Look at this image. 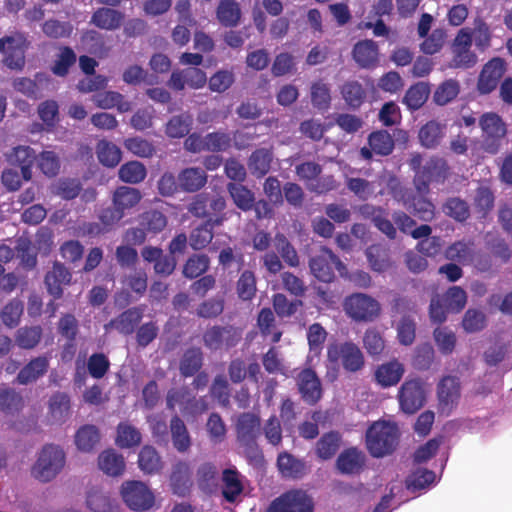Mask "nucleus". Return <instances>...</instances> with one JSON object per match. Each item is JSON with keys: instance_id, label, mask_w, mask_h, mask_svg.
I'll list each match as a JSON object with an SVG mask.
<instances>
[{"instance_id": "nucleus-1", "label": "nucleus", "mask_w": 512, "mask_h": 512, "mask_svg": "<svg viewBox=\"0 0 512 512\" xmlns=\"http://www.w3.org/2000/svg\"><path fill=\"white\" fill-rule=\"evenodd\" d=\"M327 362L330 370L327 376L331 380L337 377L339 368L342 367L348 373H357L365 366V357L360 347L351 340L335 341L327 347Z\"/></svg>"}, {"instance_id": "nucleus-2", "label": "nucleus", "mask_w": 512, "mask_h": 512, "mask_svg": "<svg viewBox=\"0 0 512 512\" xmlns=\"http://www.w3.org/2000/svg\"><path fill=\"white\" fill-rule=\"evenodd\" d=\"M400 441V430L395 422L376 421L366 431V448L374 458L391 455Z\"/></svg>"}, {"instance_id": "nucleus-3", "label": "nucleus", "mask_w": 512, "mask_h": 512, "mask_svg": "<svg viewBox=\"0 0 512 512\" xmlns=\"http://www.w3.org/2000/svg\"><path fill=\"white\" fill-rule=\"evenodd\" d=\"M226 200L220 195L211 196L202 192L195 195L188 205V212L197 218L206 219L205 222L222 225L227 219L224 213Z\"/></svg>"}, {"instance_id": "nucleus-4", "label": "nucleus", "mask_w": 512, "mask_h": 512, "mask_svg": "<svg viewBox=\"0 0 512 512\" xmlns=\"http://www.w3.org/2000/svg\"><path fill=\"white\" fill-rule=\"evenodd\" d=\"M346 315L355 322H373L381 314L380 303L372 296L365 293H353L347 296L343 302Z\"/></svg>"}, {"instance_id": "nucleus-5", "label": "nucleus", "mask_w": 512, "mask_h": 512, "mask_svg": "<svg viewBox=\"0 0 512 512\" xmlns=\"http://www.w3.org/2000/svg\"><path fill=\"white\" fill-rule=\"evenodd\" d=\"M65 465V453L57 445H45L32 468L34 477L42 482L51 481Z\"/></svg>"}, {"instance_id": "nucleus-6", "label": "nucleus", "mask_w": 512, "mask_h": 512, "mask_svg": "<svg viewBox=\"0 0 512 512\" xmlns=\"http://www.w3.org/2000/svg\"><path fill=\"white\" fill-rule=\"evenodd\" d=\"M479 125L482 130V149L489 154H497L507 134L502 118L493 112L484 113Z\"/></svg>"}, {"instance_id": "nucleus-7", "label": "nucleus", "mask_w": 512, "mask_h": 512, "mask_svg": "<svg viewBox=\"0 0 512 512\" xmlns=\"http://www.w3.org/2000/svg\"><path fill=\"white\" fill-rule=\"evenodd\" d=\"M242 339V330L233 325H213L202 336L204 346L210 351L229 350Z\"/></svg>"}, {"instance_id": "nucleus-8", "label": "nucleus", "mask_w": 512, "mask_h": 512, "mask_svg": "<svg viewBox=\"0 0 512 512\" xmlns=\"http://www.w3.org/2000/svg\"><path fill=\"white\" fill-rule=\"evenodd\" d=\"M449 173V166L442 158H431L421 168H419L414 176L413 183L419 194L427 195L430 191L432 182L443 183Z\"/></svg>"}, {"instance_id": "nucleus-9", "label": "nucleus", "mask_w": 512, "mask_h": 512, "mask_svg": "<svg viewBox=\"0 0 512 512\" xmlns=\"http://www.w3.org/2000/svg\"><path fill=\"white\" fill-rule=\"evenodd\" d=\"M399 407L408 415L415 414L426 403L424 382L420 378L407 379L398 391Z\"/></svg>"}, {"instance_id": "nucleus-10", "label": "nucleus", "mask_w": 512, "mask_h": 512, "mask_svg": "<svg viewBox=\"0 0 512 512\" xmlns=\"http://www.w3.org/2000/svg\"><path fill=\"white\" fill-rule=\"evenodd\" d=\"M267 512H314V502L307 492L290 490L275 498Z\"/></svg>"}, {"instance_id": "nucleus-11", "label": "nucleus", "mask_w": 512, "mask_h": 512, "mask_svg": "<svg viewBox=\"0 0 512 512\" xmlns=\"http://www.w3.org/2000/svg\"><path fill=\"white\" fill-rule=\"evenodd\" d=\"M311 273L319 281L330 283L335 278L334 269L344 268L339 257L327 247H322L320 253L309 260Z\"/></svg>"}, {"instance_id": "nucleus-12", "label": "nucleus", "mask_w": 512, "mask_h": 512, "mask_svg": "<svg viewBox=\"0 0 512 512\" xmlns=\"http://www.w3.org/2000/svg\"><path fill=\"white\" fill-rule=\"evenodd\" d=\"M121 495L125 504L134 511H145L154 504V495L141 481H127L122 484Z\"/></svg>"}, {"instance_id": "nucleus-13", "label": "nucleus", "mask_w": 512, "mask_h": 512, "mask_svg": "<svg viewBox=\"0 0 512 512\" xmlns=\"http://www.w3.org/2000/svg\"><path fill=\"white\" fill-rule=\"evenodd\" d=\"M296 384L301 399L308 405H316L323 396L320 378L312 368L301 370L296 376Z\"/></svg>"}, {"instance_id": "nucleus-14", "label": "nucleus", "mask_w": 512, "mask_h": 512, "mask_svg": "<svg viewBox=\"0 0 512 512\" xmlns=\"http://www.w3.org/2000/svg\"><path fill=\"white\" fill-rule=\"evenodd\" d=\"M461 395L460 379L457 376L447 375L437 384V397L442 412L449 413L457 405Z\"/></svg>"}, {"instance_id": "nucleus-15", "label": "nucleus", "mask_w": 512, "mask_h": 512, "mask_svg": "<svg viewBox=\"0 0 512 512\" xmlns=\"http://www.w3.org/2000/svg\"><path fill=\"white\" fill-rule=\"evenodd\" d=\"M473 34H457L452 44V66L454 68H471L477 62V56L471 51Z\"/></svg>"}, {"instance_id": "nucleus-16", "label": "nucleus", "mask_w": 512, "mask_h": 512, "mask_svg": "<svg viewBox=\"0 0 512 512\" xmlns=\"http://www.w3.org/2000/svg\"><path fill=\"white\" fill-rule=\"evenodd\" d=\"M142 318L143 309L141 307H131L106 323L104 330L109 332L114 329L120 334L128 336L135 332Z\"/></svg>"}, {"instance_id": "nucleus-17", "label": "nucleus", "mask_w": 512, "mask_h": 512, "mask_svg": "<svg viewBox=\"0 0 512 512\" xmlns=\"http://www.w3.org/2000/svg\"><path fill=\"white\" fill-rule=\"evenodd\" d=\"M506 70L505 62L501 58H493L487 62L478 79L477 88L481 94H489L499 84Z\"/></svg>"}, {"instance_id": "nucleus-18", "label": "nucleus", "mask_w": 512, "mask_h": 512, "mask_svg": "<svg viewBox=\"0 0 512 512\" xmlns=\"http://www.w3.org/2000/svg\"><path fill=\"white\" fill-rule=\"evenodd\" d=\"M236 431L237 437L242 444L256 446V439L261 434L260 417L251 412L240 414L236 423Z\"/></svg>"}, {"instance_id": "nucleus-19", "label": "nucleus", "mask_w": 512, "mask_h": 512, "mask_svg": "<svg viewBox=\"0 0 512 512\" xmlns=\"http://www.w3.org/2000/svg\"><path fill=\"white\" fill-rule=\"evenodd\" d=\"M366 464V455L357 447L344 449L337 457L335 466L344 475L360 474Z\"/></svg>"}, {"instance_id": "nucleus-20", "label": "nucleus", "mask_w": 512, "mask_h": 512, "mask_svg": "<svg viewBox=\"0 0 512 512\" xmlns=\"http://www.w3.org/2000/svg\"><path fill=\"white\" fill-rule=\"evenodd\" d=\"M37 160L36 152L30 146L19 145L7 155V161L21 169L22 178L29 181L32 178V167Z\"/></svg>"}, {"instance_id": "nucleus-21", "label": "nucleus", "mask_w": 512, "mask_h": 512, "mask_svg": "<svg viewBox=\"0 0 512 512\" xmlns=\"http://www.w3.org/2000/svg\"><path fill=\"white\" fill-rule=\"evenodd\" d=\"M71 273L63 264L55 262L50 271L45 276V285L47 291L55 299H59L63 295V285L69 284Z\"/></svg>"}, {"instance_id": "nucleus-22", "label": "nucleus", "mask_w": 512, "mask_h": 512, "mask_svg": "<svg viewBox=\"0 0 512 512\" xmlns=\"http://www.w3.org/2000/svg\"><path fill=\"white\" fill-rule=\"evenodd\" d=\"M49 369V358L47 356H38L31 359L22 367L17 375V382L27 385L37 381L44 376Z\"/></svg>"}, {"instance_id": "nucleus-23", "label": "nucleus", "mask_w": 512, "mask_h": 512, "mask_svg": "<svg viewBox=\"0 0 512 512\" xmlns=\"http://www.w3.org/2000/svg\"><path fill=\"white\" fill-rule=\"evenodd\" d=\"M179 187L187 193L201 190L207 183L206 172L199 167H189L178 174Z\"/></svg>"}, {"instance_id": "nucleus-24", "label": "nucleus", "mask_w": 512, "mask_h": 512, "mask_svg": "<svg viewBox=\"0 0 512 512\" xmlns=\"http://www.w3.org/2000/svg\"><path fill=\"white\" fill-rule=\"evenodd\" d=\"M277 468L284 478L299 479L306 474L305 462L286 451L279 453Z\"/></svg>"}, {"instance_id": "nucleus-25", "label": "nucleus", "mask_w": 512, "mask_h": 512, "mask_svg": "<svg viewBox=\"0 0 512 512\" xmlns=\"http://www.w3.org/2000/svg\"><path fill=\"white\" fill-rule=\"evenodd\" d=\"M13 36H6L0 39V52L5 57L3 59L5 65L11 69H22L25 65L24 50L19 45H15Z\"/></svg>"}, {"instance_id": "nucleus-26", "label": "nucleus", "mask_w": 512, "mask_h": 512, "mask_svg": "<svg viewBox=\"0 0 512 512\" xmlns=\"http://www.w3.org/2000/svg\"><path fill=\"white\" fill-rule=\"evenodd\" d=\"M404 366L397 360H392L378 366L375 371L377 383L384 388L396 385L404 374Z\"/></svg>"}, {"instance_id": "nucleus-27", "label": "nucleus", "mask_w": 512, "mask_h": 512, "mask_svg": "<svg viewBox=\"0 0 512 512\" xmlns=\"http://www.w3.org/2000/svg\"><path fill=\"white\" fill-rule=\"evenodd\" d=\"M170 484L173 493L179 496H185L191 486V470L189 463L178 461L172 467L170 475Z\"/></svg>"}, {"instance_id": "nucleus-28", "label": "nucleus", "mask_w": 512, "mask_h": 512, "mask_svg": "<svg viewBox=\"0 0 512 512\" xmlns=\"http://www.w3.org/2000/svg\"><path fill=\"white\" fill-rule=\"evenodd\" d=\"M71 401L65 392H56L49 399L48 416L53 423L62 424L70 416Z\"/></svg>"}, {"instance_id": "nucleus-29", "label": "nucleus", "mask_w": 512, "mask_h": 512, "mask_svg": "<svg viewBox=\"0 0 512 512\" xmlns=\"http://www.w3.org/2000/svg\"><path fill=\"white\" fill-rule=\"evenodd\" d=\"M446 125L436 120H430L419 130L418 138L421 145L427 149L436 148L445 136Z\"/></svg>"}, {"instance_id": "nucleus-30", "label": "nucleus", "mask_w": 512, "mask_h": 512, "mask_svg": "<svg viewBox=\"0 0 512 512\" xmlns=\"http://www.w3.org/2000/svg\"><path fill=\"white\" fill-rule=\"evenodd\" d=\"M124 21V14L118 10L101 7L92 15L91 22L98 28L104 30H116Z\"/></svg>"}, {"instance_id": "nucleus-31", "label": "nucleus", "mask_w": 512, "mask_h": 512, "mask_svg": "<svg viewBox=\"0 0 512 512\" xmlns=\"http://www.w3.org/2000/svg\"><path fill=\"white\" fill-rule=\"evenodd\" d=\"M203 352L200 347L186 349L179 362V371L184 378L194 376L203 366Z\"/></svg>"}, {"instance_id": "nucleus-32", "label": "nucleus", "mask_w": 512, "mask_h": 512, "mask_svg": "<svg viewBox=\"0 0 512 512\" xmlns=\"http://www.w3.org/2000/svg\"><path fill=\"white\" fill-rule=\"evenodd\" d=\"M353 58L362 68L374 67L378 62V46L372 40L358 42L353 48Z\"/></svg>"}, {"instance_id": "nucleus-33", "label": "nucleus", "mask_w": 512, "mask_h": 512, "mask_svg": "<svg viewBox=\"0 0 512 512\" xmlns=\"http://www.w3.org/2000/svg\"><path fill=\"white\" fill-rule=\"evenodd\" d=\"M272 161V151L266 148H259L252 152L247 164L253 176L262 178L270 171Z\"/></svg>"}, {"instance_id": "nucleus-34", "label": "nucleus", "mask_w": 512, "mask_h": 512, "mask_svg": "<svg viewBox=\"0 0 512 512\" xmlns=\"http://www.w3.org/2000/svg\"><path fill=\"white\" fill-rule=\"evenodd\" d=\"M170 433L173 447L180 453L187 452L191 445V437L184 421L178 416L174 415L170 420Z\"/></svg>"}, {"instance_id": "nucleus-35", "label": "nucleus", "mask_w": 512, "mask_h": 512, "mask_svg": "<svg viewBox=\"0 0 512 512\" xmlns=\"http://www.w3.org/2000/svg\"><path fill=\"white\" fill-rule=\"evenodd\" d=\"M474 240H459L447 247L445 256L448 260L458 262L460 264H469L475 256Z\"/></svg>"}, {"instance_id": "nucleus-36", "label": "nucleus", "mask_w": 512, "mask_h": 512, "mask_svg": "<svg viewBox=\"0 0 512 512\" xmlns=\"http://www.w3.org/2000/svg\"><path fill=\"white\" fill-rule=\"evenodd\" d=\"M393 10L392 0H378L373 7L374 21H362L359 24L360 29H373V32H390L389 28L381 18L384 15H390Z\"/></svg>"}, {"instance_id": "nucleus-37", "label": "nucleus", "mask_w": 512, "mask_h": 512, "mask_svg": "<svg viewBox=\"0 0 512 512\" xmlns=\"http://www.w3.org/2000/svg\"><path fill=\"white\" fill-rule=\"evenodd\" d=\"M341 435L337 431L324 433L316 443L315 453L321 460H329L340 448Z\"/></svg>"}, {"instance_id": "nucleus-38", "label": "nucleus", "mask_w": 512, "mask_h": 512, "mask_svg": "<svg viewBox=\"0 0 512 512\" xmlns=\"http://www.w3.org/2000/svg\"><path fill=\"white\" fill-rule=\"evenodd\" d=\"M222 495L227 502L233 503L243 492L240 474L236 469H225L222 473Z\"/></svg>"}, {"instance_id": "nucleus-39", "label": "nucleus", "mask_w": 512, "mask_h": 512, "mask_svg": "<svg viewBox=\"0 0 512 512\" xmlns=\"http://www.w3.org/2000/svg\"><path fill=\"white\" fill-rule=\"evenodd\" d=\"M142 199L141 192L134 187L120 186L113 193V205L125 214L126 210L135 207Z\"/></svg>"}, {"instance_id": "nucleus-40", "label": "nucleus", "mask_w": 512, "mask_h": 512, "mask_svg": "<svg viewBox=\"0 0 512 512\" xmlns=\"http://www.w3.org/2000/svg\"><path fill=\"white\" fill-rule=\"evenodd\" d=\"M98 466L109 476H119L125 469L124 457L113 449L105 450L98 457Z\"/></svg>"}, {"instance_id": "nucleus-41", "label": "nucleus", "mask_w": 512, "mask_h": 512, "mask_svg": "<svg viewBox=\"0 0 512 512\" xmlns=\"http://www.w3.org/2000/svg\"><path fill=\"white\" fill-rule=\"evenodd\" d=\"M461 90V86L456 79H446L441 82L434 90L432 100L437 106H445L454 101Z\"/></svg>"}, {"instance_id": "nucleus-42", "label": "nucleus", "mask_w": 512, "mask_h": 512, "mask_svg": "<svg viewBox=\"0 0 512 512\" xmlns=\"http://www.w3.org/2000/svg\"><path fill=\"white\" fill-rule=\"evenodd\" d=\"M429 94V84L425 82H418L407 89L402 102L410 111H416L426 103Z\"/></svg>"}, {"instance_id": "nucleus-43", "label": "nucleus", "mask_w": 512, "mask_h": 512, "mask_svg": "<svg viewBox=\"0 0 512 512\" xmlns=\"http://www.w3.org/2000/svg\"><path fill=\"white\" fill-rule=\"evenodd\" d=\"M219 22L228 28L238 25L241 18V9L234 0H221L216 11Z\"/></svg>"}, {"instance_id": "nucleus-44", "label": "nucleus", "mask_w": 512, "mask_h": 512, "mask_svg": "<svg viewBox=\"0 0 512 512\" xmlns=\"http://www.w3.org/2000/svg\"><path fill=\"white\" fill-rule=\"evenodd\" d=\"M168 223V219L166 215L156 209H151L143 212L139 215L138 224L146 231L148 234L156 235L162 232Z\"/></svg>"}, {"instance_id": "nucleus-45", "label": "nucleus", "mask_w": 512, "mask_h": 512, "mask_svg": "<svg viewBox=\"0 0 512 512\" xmlns=\"http://www.w3.org/2000/svg\"><path fill=\"white\" fill-rule=\"evenodd\" d=\"M227 191L237 208L244 212L252 210L255 195L249 188L242 184L230 182L227 184Z\"/></svg>"}, {"instance_id": "nucleus-46", "label": "nucleus", "mask_w": 512, "mask_h": 512, "mask_svg": "<svg viewBox=\"0 0 512 512\" xmlns=\"http://www.w3.org/2000/svg\"><path fill=\"white\" fill-rule=\"evenodd\" d=\"M100 441V432L95 425L81 426L75 434V444L80 451L91 452Z\"/></svg>"}, {"instance_id": "nucleus-47", "label": "nucleus", "mask_w": 512, "mask_h": 512, "mask_svg": "<svg viewBox=\"0 0 512 512\" xmlns=\"http://www.w3.org/2000/svg\"><path fill=\"white\" fill-rule=\"evenodd\" d=\"M43 329L40 325L24 326L15 333V343L25 350L34 349L41 341Z\"/></svg>"}, {"instance_id": "nucleus-48", "label": "nucleus", "mask_w": 512, "mask_h": 512, "mask_svg": "<svg viewBox=\"0 0 512 512\" xmlns=\"http://www.w3.org/2000/svg\"><path fill=\"white\" fill-rule=\"evenodd\" d=\"M368 145L374 151V154L388 156L393 152L395 143L388 131L377 130L369 134Z\"/></svg>"}, {"instance_id": "nucleus-49", "label": "nucleus", "mask_w": 512, "mask_h": 512, "mask_svg": "<svg viewBox=\"0 0 512 512\" xmlns=\"http://www.w3.org/2000/svg\"><path fill=\"white\" fill-rule=\"evenodd\" d=\"M193 118L188 113L173 116L166 124L165 133L170 138H183L192 128Z\"/></svg>"}, {"instance_id": "nucleus-50", "label": "nucleus", "mask_w": 512, "mask_h": 512, "mask_svg": "<svg viewBox=\"0 0 512 512\" xmlns=\"http://www.w3.org/2000/svg\"><path fill=\"white\" fill-rule=\"evenodd\" d=\"M210 267V258L206 254H192L183 266V276L188 279H196L205 274Z\"/></svg>"}, {"instance_id": "nucleus-51", "label": "nucleus", "mask_w": 512, "mask_h": 512, "mask_svg": "<svg viewBox=\"0 0 512 512\" xmlns=\"http://www.w3.org/2000/svg\"><path fill=\"white\" fill-rule=\"evenodd\" d=\"M140 431L128 422H120L117 426L116 444L120 448H132L141 443Z\"/></svg>"}, {"instance_id": "nucleus-52", "label": "nucleus", "mask_w": 512, "mask_h": 512, "mask_svg": "<svg viewBox=\"0 0 512 512\" xmlns=\"http://www.w3.org/2000/svg\"><path fill=\"white\" fill-rule=\"evenodd\" d=\"M139 468L146 474H155L162 468L161 457L152 446H144L138 455Z\"/></svg>"}, {"instance_id": "nucleus-53", "label": "nucleus", "mask_w": 512, "mask_h": 512, "mask_svg": "<svg viewBox=\"0 0 512 512\" xmlns=\"http://www.w3.org/2000/svg\"><path fill=\"white\" fill-rule=\"evenodd\" d=\"M274 246L277 252L280 254L281 259L290 267H298L300 264L299 256L283 233H277L274 237Z\"/></svg>"}, {"instance_id": "nucleus-54", "label": "nucleus", "mask_w": 512, "mask_h": 512, "mask_svg": "<svg viewBox=\"0 0 512 512\" xmlns=\"http://www.w3.org/2000/svg\"><path fill=\"white\" fill-rule=\"evenodd\" d=\"M257 324L263 336H271L272 343H278L282 332L276 329L275 316L270 308H262L258 314Z\"/></svg>"}, {"instance_id": "nucleus-55", "label": "nucleus", "mask_w": 512, "mask_h": 512, "mask_svg": "<svg viewBox=\"0 0 512 512\" xmlns=\"http://www.w3.org/2000/svg\"><path fill=\"white\" fill-rule=\"evenodd\" d=\"M15 252L24 268L28 270L35 268L37 265V254L29 238L19 237L16 240Z\"/></svg>"}, {"instance_id": "nucleus-56", "label": "nucleus", "mask_w": 512, "mask_h": 512, "mask_svg": "<svg viewBox=\"0 0 512 512\" xmlns=\"http://www.w3.org/2000/svg\"><path fill=\"white\" fill-rule=\"evenodd\" d=\"M214 225L213 223L204 222L194 228L189 236V243L192 249L201 250L208 246L214 237Z\"/></svg>"}, {"instance_id": "nucleus-57", "label": "nucleus", "mask_w": 512, "mask_h": 512, "mask_svg": "<svg viewBox=\"0 0 512 512\" xmlns=\"http://www.w3.org/2000/svg\"><path fill=\"white\" fill-rule=\"evenodd\" d=\"M443 212L457 222H465L470 217V207L460 197L448 198L443 204Z\"/></svg>"}, {"instance_id": "nucleus-58", "label": "nucleus", "mask_w": 512, "mask_h": 512, "mask_svg": "<svg viewBox=\"0 0 512 512\" xmlns=\"http://www.w3.org/2000/svg\"><path fill=\"white\" fill-rule=\"evenodd\" d=\"M311 102L314 108L321 112L327 111L331 106V93L329 86L319 80L311 86Z\"/></svg>"}, {"instance_id": "nucleus-59", "label": "nucleus", "mask_w": 512, "mask_h": 512, "mask_svg": "<svg viewBox=\"0 0 512 512\" xmlns=\"http://www.w3.org/2000/svg\"><path fill=\"white\" fill-rule=\"evenodd\" d=\"M146 175V167L138 161H129L119 169V178L125 183H140L145 179Z\"/></svg>"}, {"instance_id": "nucleus-60", "label": "nucleus", "mask_w": 512, "mask_h": 512, "mask_svg": "<svg viewBox=\"0 0 512 512\" xmlns=\"http://www.w3.org/2000/svg\"><path fill=\"white\" fill-rule=\"evenodd\" d=\"M366 256L372 270L385 272L391 267L388 252L380 245H372L367 248Z\"/></svg>"}, {"instance_id": "nucleus-61", "label": "nucleus", "mask_w": 512, "mask_h": 512, "mask_svg": "<svg viewBox=\"0 0 512 512\" xmlns=\"http://www.w3.org/2000/svg\"><path fill=\"white\" fill-rule=\"evenodd\" d=\"M345 102L352 108H358L364 102L366 91L358 81H347L341 88Z\"/></svg>"}, {"instance_id": "nucleus-62", "label": "nucleus", "mask_w": 512, "mask_h": 512, "mask_svg": "<svg viewBox=\"0 0 512 512\" xmlns=\"http://www.w3.org/2000/svg\"><path fill=\"white\" fill-rule=\"evenodd\" d=\"M23 302L17 298L10 300L1 310L0 318L3 324L9 328L16 327L23 314Z\"/></svg>"}, {"instance_id": "nucleus-63", "label": "nucleus", "mask_w": 512, "mask_h": 512, "mask_svg": "<svg viewBox=\"0 0 512 512\" xmlns=\"http://www.w3.org/2000/svg\"><path fill=\"white\" fill-rule=\"evenodd\" d=\"M238 297L243 301L253 299L256 294V277L253 271L245 270L241 273L236 283Z\"/></svg>"}, {"instance_id": "nucleus-64", "label": "nucleus", "mask_w": 512, "mask_h": 512, "mask_svg": "<svg viewBox=\"0 0 512 512\" xmlns=\"http://www.w3.org/2000/svg\"><path fill=\"white\" fill-rule=\"evenodd\" d=\"M86 503L93 512H117V506L110 497L98 491L89 492Z\"/></svg>"}]
</instances>
